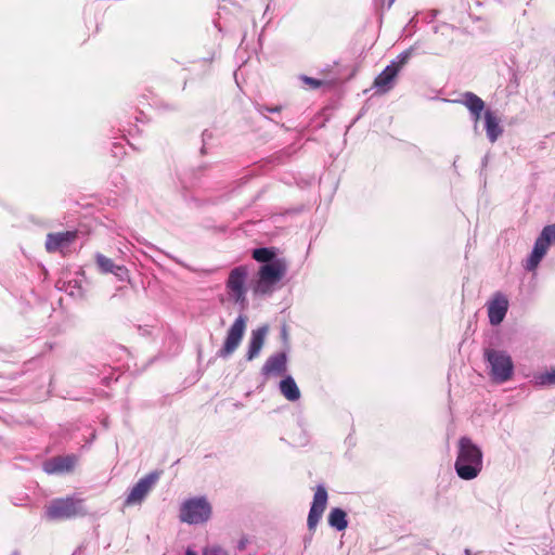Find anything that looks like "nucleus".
<instances>
[{
    "label": "nucleus",
    "instance_id": "aec40b11",
    "mask_svg": "<svg viewBox=\"0 0 555 555\" xmlns=\"http://www.w3.org/2000/svg\"><path fill=\"white\" fill-rule=\"evenodd\" d=\"M328 525L338 531H343L348 527L347 514L339 507H334L328 514Z\"/></svg>",
    "mask_w": 555,
    "mask_h": 555
},
{
    "label": "nucleus",
    "instance_id": "9b49d317",
    "mask_svg": "<svg viewBox=\"0 0 555 555\" xmlns=\"http://www.w3.org/2000/svg\"><path fill=\"white\" fill-rule=\"evenodd\" d=\"M327 491L323 486H318L309 511L307 525L310 531H314L327 505Z\"/></svg>",
    "mask_w": 555,
    "mask_h": 555
},
{
    "label": "nucleus",
    "instance_id": "b1692460",
    "mask_svg": "<svg viewBox=\"0 0 555 555\" xmlns=\"http://www.w3.org/2000/svg\"><path fill=\"white\" fill-rule=\"evenodd\" d=\"M305 82L309 85L312 89H317L323 85V81L311 78V77H305Z\"/></svg>",
    "mask_w": 555,
    "mask_h": 555
},
{
    "label": "nucleus",
    "instance_id": "4be33fe9",
    "mask_svg": "<svg viewBox=\"0 0 555 555\" xmlns=\"http://www.w3.org/2000/svg\"><path fill=\"white\" fill-rule=\"evenodd\" d=\"M95 261H96L99 269L103 273H109V272L113 273L115 269H117V270L121 269L120 267L116 266L112 259L105 257L102 254H96Z\"/></svg>",
    "mask_w": 555,
    "mask_h": 555
},
{
    "label": "nucleus",
    "instance_id": "9d476101",
    "mask_svg": "<svg viewBox=\"0 0 555 555\" xmlns=\"http://www.w3.org/2000/svg\"><path fill=\"white\" fill-rule=\"evenodd\" d=\"M246 328V320L243 317H238L230 330L228 331L227 338L224 340L223 347L219 351L220 357H228L232 354L241 344L244 332Z\"/></svg>",
    "mask_w": 555,
    "mask_h": 555
},
{
    "label": "nucleus",
    "instance_id": "f257e3e1",
    "mask_svg": "<svg viewBox=\"0 0 555 555\" xmlns=\"http://www.w3.org/2000/svg\"><path fill=\"white\" fill-rule=\"evenodd\" d=\"M454 468L463 480L475 479L482 470V451L468 437L459 439Z\"/></svg>",
    "mask_w": 555,
    "mask_h": 555
},
{
    "label": "nucleus",
    "instance_id": "f3484780",
    "mask_svg": "<svg viewBox=\"0 0 555 555\" xmlns=\"http://www.w3.org/2000/svg\"><path fill=\"white\" fill-rule=\"evenodd\" d=\"M483 117L487 137L490 142L494 143L503 133V128L500 125V118L490 109L485 112Z\"/></svg>",
    "mask_w": 555,
    "mask_h": 555
},
{
    "label": "nucleus",
    "instance_id": "2eb2a0df",
    "mask_svg": "<svg viewBox=\"0 0 555 555\" xmlns=\"http://www.w3.org/2000/svg\"><path fill=\"white\" fill-rule=\"evenodd\" d=\"M267 333H268V326H266V325L253 331L250 341H249L248 351L246 354L247 360L250 361L259 356L260 350L264 344Z\"/></svg>",
    "mask_w": 555,
    "mask_h": 555
},
{
    "label": "nucleus",
    "instance_id": "423d86ee",
    "mask_svg": "<svg viewBox=\"0 0 555 555\" xmlns=\"http://www.w3.org/2000/svg\"><path fill=\"white\" fill-rule=\"evenodd\" d=\"M285 272L286 264L281 259L261 266L258 272L255 293L267 294L271 292L272 286L282 280Z\"/></svg>",
    "mask_w": 555,
    "mask_h": 555
},
{
    "label": "nucleus",
    "instance_id": "f8f14e48",
    "mask_svg": "<svg viewBox=\"0 0 555 555\" xmlns=\"http://www.w3.org/2000/svg\"><path fill=\"white\" fill-rule=\"evenodd\" d=\"M77 238V231H65L49 233L46 240V249L48 253L63 251Z\"/></svg>",
    "mask_w": 555,
    "mask_h": 555
},
{
    "label": "nucleus",
    "instance_id": "39448f33",
    "mask_svg": "<svg viewBox=\"0 0 555 555\" xmlns=\"http://www.w3.org/2000/svg\"><path fill=\"white\" fill-rule=\"evenodd\" d=\"M485 358L491 366V377L496 383H504L512 378L514 364L512 358L504 351L487 349Z\"/></svg>",
    "mask_w": 555,
    "mask_h": 555
},
{
    "label": "nucleus",
    "instance_id": "393cba45",
    "mask_svg": "<svg viewBox=\"0 0 555 555\" xmlns=\"http://www.w3.org/2000/svg\"><path fill=\"white\" fill-rule=\"evenodd\" d=\"M205 555H228V553L221 548L212 547V548L206 551Z\"/></svg>",
    "mask_w": 555,
    "mask_h": 555
},
{
    "label": "nucleus",
    "instance_id": "4468645a",
    "mask_svg": "<svg viewBox=\"0 0 555 555\" xmlns=\"http://www.w3.org/2000/svg\"><path fill=\"white\" fill-rule=\"evenodd\" d=\"M508 309L507 298L498 293L488 305V317L492 325H499L505 318Z\"/></svg>",
    "mask_w": 555,
    "mask_h": 555
},
{
    "label": "nucleus",
    "instance_id": "1a4fd4ad",
    "mask_svg": "<svg viewBox=\"0 0 555 555\" xmlns=\"http://www.w3.org/2000/svg\"><path fill=\"white\" fill-rule=\"evenodd\" d=\"M552 241L555 242V224L544 227L540 236L537 238L533 250L526 266L529 271H532L538 267L542 258L545 256Z\"/></svg>",
    "mask_w": 555,
    "mask_h": 555
},
{
    "label": "nucleus",
    "instance_id": "a878e982",
    "mask_svg": "<svg viewBox=\"0 0 555 555\" xmlns=\"http://www.w3.org/2000/svg\"><path fill=\"white\" fill-rule=\"evenodd\" d=\"M281 109H282L281 106H272V107H269L267 105H262L261 106V112L267 111V112H270V113H280Z\"/></svg>",
    "mask_w": 555,
    "mask_h": 555
},
{
    "label": "nucleus",
    "instance_id": "a211bd4d",
    "mask_svg": "<svg viewBox=\"0 0 555 555\" xmlns=\"http://www.w3.org/2000/svg\"><path fill=\"white\" fill-rule=\"evenodd\" d=\"M463 100L461 101L469 112L474 115L475 122H477L481 116V112L485 108V102L475 93L466 92L463 95Z\"/></svg>",
    "mask_w": 555,
    "mask_h": 555
},
{
    "label": "nucleus",
    "instance_id": "0eeeda50",
    "mask_svg": "<svg viewBox=\"0 0 555 555\" xmlns=\"http://www.w3.org/2000/svg\"><path fill=\"white\" fill-rule=\"evenodd\" d=\"M159 479V473L152 472L141 479L130 489L125 502V507L141 505L147 494L152 491Z\"/></svg>",
    "mask_w": 555,
    "mask_h": 555
},
{
    "label": "nucleus",
    "instance_id": "6e6552de",
    "mask_svg": "<svg viewBox=\"0 0 555 555\" xmlns=\"http://www.w3.org/2000/svg\"><path fill=\"white\" fill-rule=\"evenodd\" d=\"M248 271L245 266L232 269L225 284L227 292L235 302L244 304L246 301V280Z\"/></svg>",
    "mask_w": 555,
    "mask_h": 555
},
{
    "label": "nucleus",
    "instance_id": "6ab92c4d",
    "mask_svg": "<svg viewBox=\"0 0 555 555\" xmlns=\"http://www.w3.org/2000/svg\"><path fill=\"white\" fill-rule=\"evenodd\" d=\"M280 391L289 401H296L300 398V390L294 378L291 376L281 380Z\"/></svg>",
    "mask_w": 555,
    "mask_h": 555
},
{
    "label": "nucleus",
    "instance_id": "412c9836",
    "mask_svg": "<svg viewBox=\"0 0 555 555\" xmlns=\"http://www.w3.org/2000/svg\"><path fill=\"white\" fill-rule=\"evenodd\" d=\"M274 257H275V251L271 248L261 247V248H256L253 250V258L256 261L264 262V264L274 261L273 260Z\"/></svg>",
    "mask_w": 555,
    "mask_h": 555
},
{
    "label": "nucleus",
    "instance_id": "7ed1b4c3",
    "mask_svg": "<svg viewBox=\"0 0 555 555\" xmlns=\"http://www.w3.org/2000/svg\"><path fill=\"white\" fill-rule=\"evenodd\" d=\"M212 515V506L205 496H196L185 500L179 511L181 522L189 525H202L207 522Z\"/></svg>",
    "mask_w": 555,
    "mask_h": 555
},
{
    "label": "nucleus",
    "instance_id": "5701e85b",
    "mask_svg": "<svg viewBox=\"0 0 555 555\" xmlns=\"http://www.w3.org/2000/svg\"><path fill=\"white\" fill-rule=\"evenodd\" d=\"M537 384L540 386H554L555 385V369L545 372L542 374H539L535 376Z\"/></svg>",
    "mask_w": 555,
    "mask_h": 555
},
{
    "label": "nucleus",
    "instance_id": "dca6fc26",
    "mask_svg": "<svg viewBox=\"0 0 555 555\" xmlns=\"http://www.w3.org/2000/svg\"><path fill=\"white\" fill-rule=\"evenodd\" d=\"M286 354L284 352L275 353L269 357L262 366V374L274 375L286 371Z\"/></svg>",
    "mask_w": 555,
    "mask_h": 555
},
{
    "label": "nucleus",
    "instance_id": "bb28decb",
    "mask_svg": "<svg viewBox=\"0 0 555 555\" xmlns=\"http://www.w3.org/2000/svg\"><path fill=\"white\" fill-rule=\"evenodd\" d=\"M186 555H196V553H195V552H193V551H188V552H186Z\"/></svg>",
    "mask_w": 555,
    "mask_h": 555
},
{
    "label": "nucleus",
    "instance_id": "20e7f679",
    "mask_svg": "<svg viewBox=\"0 0 555 555\" xmlns=\"http://www.w3.org/2000/svg\"><path fill=\"white\" fill-rule=\"evenodd\" d=\"M412 55L411 50H405L397 56L373 81V87L377 89V93L385 94L389 92L395 83L401 69L408 64Z\"/></svg>",
    "mask_w": 555,
    "mask_h": 555
},
{
    "label": "nucleus",
    "instance_id": "ddd939ff",
    "mask_svg": "<svg viewBox=\"0 0 555 555\" xmlns=\"http://www.w3.org/2000/svg\"><path fill=\"white\" fill-rule=\"evenodd\" d=\"M77 463V456L74 454L65 456H54L43 463V470L47 474H63L74 469Z\"/></svg>",
    "mask_w": 555,
    "mask_h": 555
},
{
    "label": "nucleus",
    "instance_id": "f03ea898",
    "mask_svg": "<svg viewBox=\"0 0 555 555\" xmlns=\"http://www.w3.org/2000/svg\"><path fill=\"white\" fill-rule=\"evenodd\" d=\"M87 514L85 501L75 496L54 499L46 507V517L49 520H65L83 517Z\"/></svg>",
    "mask_w": 555,
    "mask_h": 555
}]
</instances>
